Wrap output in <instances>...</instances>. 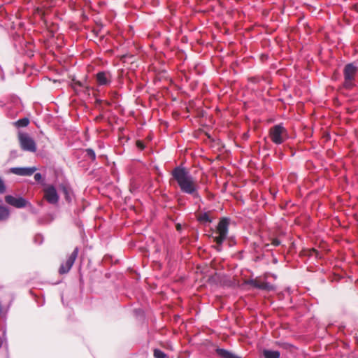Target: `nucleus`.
Wrapping results in <instances>:
<instances>
[{
	"mask_svg": "<svg viewBox=\"0 0 358 358\" xmlns=\"http://www.w3.org/2000/svg\"><path fill=\"white\" fill-rule=\"evenodd\" d=\"M99 86H109L112 83V75L109 71H99L96 74Z\"/></svg>",
	"mask_w": 358,
	"mask_h": 358,
	"instance_id": "obj_8",
	"label": "nucleus"
},
{
	"mask_svg": "<svg viewBox=\"0 0 358 358\" xmlns=\"http://www.w3.org/2000/svg\"><path fill=\"white\" fill-rule=\"evenodd\" d=\"M62 191L64 194V196H65V199L68 201V202H71V191L66 187H62Z\"/></svg>",
	"mask_w": 358,
	"mask_h": 358,
	"instance_id": "obj_21",
	"label": "nucleus"
},
{
	"mask_svg": "<svg viewBox=\"0 0 358 358\" xmlns=\"http://www.w3.org/2000/svg\"><path fill=\"white\" fill-rule=\"evenodd\" d=\"M79 253V248H75L72 253L69 255L64 263H62L59 268V273L61 275L66 274L69 272Z\"/></svg>",
	"mask_w": 358,
	"mask_h": 358,
	"instance_id": "obj_6",
	"label": "nucleus"
},
{
	"mask_svg": "<svg viewBox=\"0 0 358 358\" xmlns=\"http://www.w3.org/2000/svg\"><path fill=\"white\" fill-rule=\"evenodd\" d=\"M9 216V209L5 206L0 205V222L8 220Z\"/></svg>",
	"mask_w": 358,
	"mask_h": 358,
	"instance_id": "obj_16",
	"label": "nucleus"
},
{
	"mask_svg": "<svg viewBox=\"0 0 358 358\" xmlns=\"http://www.w3.org/2000/svg\"><path fill=\"white\" fill-rule=\"evenodd\" d=\"M27 55L28 57H31L34 55L33 52L31 51H29L28 53H27Z\"/></svg>",
	"mask_w": 358,
	"mask_h": 358,
	"instance_id": "obj_33",
	"label": "nucleus"
},
{
	"mask_svg": "<svg viewBox=\"0 0 358 358\" xmlns=\"http://www.w3.org/2000/svg\"><path fill=\"white\" fill-rule=\"evenodd\" d=\"M34 180L37 182H41L43 181L42 175L40 173H36L34 174Z\"/></svg>",
	"mask_w": 358,
	"mask_h": 358,
	"instance_id": "obj_27",
	"label": "nucleus"
},
{
	"mask_svg": "<svg viewBox=\"0 0 358 358\" xmlns=\"http://www.w3.org/2000/svg\"><path fill=\"white\" fill-rule=\"evenodd\" d=\"M14 124L18 129V132H17L18 141H19L20 148L22 149V131L21 130V128L22 127V118H20L17 122H15L14 123Z\"/></svg>",
	"mask_w": 358,
	"mask_h": 358,
	"instance_id": "obj_15",
	"label": "nucleus"
},
{
	"mask_svg": "<svg viewBox=\"0 0 358 358\" xmlns=\"http://www.w3.org/2000/svg\"><path fill=\"white\" fill-rule=\"evenodd\" d=\"M272 243V245H273V246L277 247V246H278V245H280L281 242H280V241L279 239H278V238H273V239L272 240V243Z\"/></svg>",
	"mask_w": 358,
	"mask_h": 358,
	"instance_id": "obj_28",
	"label": "nucleus"
},
{
	"mask_svg": "<svg viewBox=\"0 0 358 358\" xmlns=\"http://www.w3.org/2000/svg\"><path fill=\"white\" fill-rule=\"evenodd\" d=\"M248 284H250V285L255 288H258L263 290L270 291L274 289L273 285H272L271 283L268 282H259L255 280H250L248 282Z\"/></svg>",
	"mask_w": 358,
	"mask_h": 358,
	"instance_id": "obj_12",
	"label": "nucleus"
},
{
	"mask_svg": "<svg viewBox=\"0 0 358 358\" xmlns=\"http://www.w3.org/2000/svg\"><path fill=\"white\" fill-rule=\"evenodd\" d=\"M27 204H29V202L27 201H26L25 199H24V203H23L24 208L26 207Z\"/></svg>",
	"mask_w": 358,
	"mask_h": 358,
	"instance_id": "obj_32",
	"label": "nucleus"
},
{
	"mask_svg": "<svg viewBox=\"0 0 358 358\" xmlns=\"http://www.w3.org/2000/svg\"><path fill=\"white\" fill-rule=\"evenodd\" d=\"M43 197L49 203L52 205L57 204L59 199L57 189L52 185H48L44 188Z\"/></svg>",
	"mask_w": 358,
	"mask_h": 358,
	"instance_id": "obj_7",
	"label": "nucleus"
},
{
	"mask_svg": "<svg viewBox=\"0 0 358 358\" xmlns=\"http://www.w3.org/2000/svg\"><path fill=\"white\" fill-rule=\"evenodd\" d=\"M2 335H0V358H9L8 343L6 336L5 327H1Z\"/></svg>",
	"mask_w": 358,
	"mask_h": 358,
	"instance_id": "obj_9",
	"label": "nucleus"
},
{
	"mask_svg": "<svg viewBox=\"0 0 358 358\" xmlns=\"http://www.w3.org/2000/svg\"><path fill=\"white\" fill-rule=\"evenodd\" d=\"M29 124V120L28 117H24V127H27Z\"/></svg>",
	"mask_w": 358,
	"mask_h": 358,
	"instance_id": "obj_30",
	"label": "nucleus"
},
{
	"mask_svg": "<svg viewBox=\"0 0 358 358\" xmlns=\"http://www.w3.org/2000/svg\"><path fill=\"white\" fill-rule=\"evenodd\" d=\"M137 146L141 148V149H143L144 148V145L143 144L142 142H140V141H138L137 142Z\"/></svg>",
	"mask_w": 358,
	"mask_h": 358,
	"instance_id": "obj_31",
	"label": "nucleus"
},
{
	"mask_svg": "<svg viewBox=\"0 0 358 358\" xmlns=\"http://www.w3.org/2000/svg\"><path fill=\"white\" fill-rule=\"evenodd\" d=\"M10 172L17 176H22V167H13L10 169Z\"/></svg>",
	"mask_w": 358,
	"mask_h": 358,
	"instance_id": "obj_24",
	"label": "nucleus"
},
{
	"mask_svg": "<svg viewBox=\"0 0 358 358\" xmlns=\"http://www.w3.org/2000/svg\"><path fill=\"white\" fill-rule=\"evenodd\" d=\"M24 150L31 152H36L37 150V145L34 139L27 134H24Z\"/></svg>",
	"mask_w": 358,
	"mask_h": 358,
	"instance_id": "obj_10",
	"label": "nucleus"
},
{
	"mask_svg": "<svg viewBox=\"0 0 358 358\" xmlns=\"http://www.w3.org/2000/svg\"><path fill=\"white\" fill-rule=\"evenodd\" d=\"M1 80H4V74L3 73L1 74Z\"/></svg>",
	"mask_w": 358,
	"mask_h": 358,
	"instance_id": "obj_35",
	"label": "nucleus"
},
{
	"mask_svg": "<svg viewBox=\"0 0 358 358\" xmlns=\"http://www.w3.org/2000/svg\"><path fill=\"white\" fill-rule=\"evenodd\" d=\"M20 102V98L15 96H13L10 99V104H13L14 106H15L17 103H19Z\"/></svg>",
	"mask_w": 358,
	"mask_h": 358,
	"instance_id": "obj_26",
	"label": "nucleus"
},
{
	"mask_svg": "<svg viewBox=\"0 0 358 358\" xmlns=\"http://www.w3.org/2000/svg\"><path fill=\"white\" fill-rule=\"evenodd\" d=\"M216 352L222 358H241L232 352L222 348H217Z\"/></svg>",
	"mask_w": 358,
	"mask_h": 358,
	"instance_id": "obj_14",
	"label": "nucleus"
},
{
	"mask_svg": "<svg viewBox=\"0 0 358 358\" xmlns=\"http://www.w3.org/2000/svg\"><path fill=\"white\" fill-rule=\"evenodd\" d=\"M5 201L15 208H22V196H19L18 197H15L12 195H6L5 196Z\"/></svg>",
	"mask_w": 358,
	"mask_h": 358,
	"instance_id": "obj_11",
	"label": "nucleus"
},
{
	"mask_svg": "<svg viewBox=\"0 0 358 358\" xmlns=\"http://www.w3.org/2000/svg\"><path fill=\"white\" fill-rule=\"evenodd\" d=\"M6 191V187L3 179L0 177V194H3Z\"/></svg>",
	"mask_w": 358,
	"mask_h": 358,
	"instance_id": "obj_25",
	"label": "nucleus"
},
{
	"mask_svg": "<svg viewBox=\"0 0 358 358\" xmlns=\"http://www.w3.org/2000/svg\"><path fill=\"white\" fill-rule=\"evenodd\" d=\"M17 157V152L15 150H13L10 152V159H13Z\"/></svg>",
	"mask_w": 358,
	"mask_h": 358,
	"instance_id": "obj_29",
	"label": "nucleus"
},
{
	"mask_svg": "<svg viewBox=\"0 0 358 358\" xmlns=\"http://www.w3.org/2000/svg\"><path fill=\"white\" fill-rule=\"evenodd\" d=\"M86 156L90 159L92 162H94L96 160V154L93 149L92 148H87L85 150Z\"/></svg>",
	"mask_w": 358,
	"mask_h": 358,
	"instance_id": "obj_19",
	"label": "nucleus"
},
{
	"mask_svg": "<svg viewBox=\"0 0 358 358\" xmlns=\"http://www.w3.org/2000/svg\"><path fill=\"white\" fill-rule=\"evenodd\" d=\"M1 202H2V200L0 199V203H1Z\"/></svg>",
	"mask_w": 358,
	"mask_h": 358,
	"instance_id": "obj_37",
	"label": "nucleus"
},
{
	"mask_svg": "<svg viewBox=\"0 0 358 358\" xmlns=\"http://www.w3.org/2000/svg\"><path fill=\"white\" fill-rule=\"evenodd\" d=\"M198 220L201 223H211L213 220L210 217L208 213H203L198 217Z\"/></svg>",
	"mask_w": 358,
	"mask_h": 358,
	"instance_id": "obj_18",
	"label": "nucleus"
},
{
	"mask_svg": "<svg viewBox=\"0 0 358 358\" xmlns=\"http://www.w3.org/2000/svg\"><path fill=\"white\" fill-rule=\"evenodd\" d=\"M71 86L76 92H83L85 93H88L90 90V87L86 85V80L84 82L73 80Z\"/></svg>",
	"mask_w": 358,
	"mask_h": 358,
	"instance_id": "obj_13",
	"label": "nucleus"
},
{
	"mask_svg": "<svg viewBox=\"0 0 358 358\" xmlns=\"http://www.w3.org/2000/svg\"><path fill=\"white\" fill-rule=\"evenodd\" d=\"M22 27V21L21 19L16 17V21H13L10 26L11 29L10 35L13 41V47L17 52H20L22 49L21 40Z\"/></svg>",
	"mask_w": 358,
	"mask_h": 358,
	"instance_id": "obj_3",
	"label": "nucleus"
},
{
	"mask_svg": "<svg viewBox=\"0 0 358 358\" xmlns=\"http://www.w3.org/2000/svg\"><path fill=\"white\" fill-rule=\"evenodd\" d=\"M269 136L273 143L280 145L287 138V131L282 124H275L269 129Z\"/></svg>",
	"mask_w": 358,
	"mask_h": 358,
	"instance_id": "obj_4",
	"label": "nucleus"
},
{
	"mask_svg": "<svg viewBox=\"0 0 358 358\" xmlns=\"http://www.w3.org/2000/svg\"><path fill=\"white\" fill-rule=\"evenodd\" d=\"M263 355L264 358H280V353L278 350H264Z\"/></svg>",
	"mask_w": 358,
	"mask_h": 358,
	"instance_id": "obj_17",
	"label": "nucleus"
},
{
	"mask_svg": "<svg viewBox=\"0 0 358 358\" xmlns=\"http://www.w3.org/2000/svg\"><path fill=\"white\" fill-rule=\"evenodd\" d=\"M171 175L182 193L200 199L197 181L185 167L182 166L175 167L171 171Z\"/></svg>",
	"mask_w": 358,
	"mask_h": 358,
	"instance_id": "obj_1",
	"label": "nucleus"
},
{
	"mask_svg": "<svg viewBox=\"0 0 358 358\" xmlns=\"http://www.w3.org/2000/svg\"><path fill=\"white\" fill-rule=\"evenodd\" d=\"M230 220L228 217H222L216 228L215 234L216 236H213L214 241L217 244V250H221V246L224 241L226 240L228 231H229V226Z\"/></svg>",
	"mask_w": 358,
	"mask_h": 358,
	"instance_id": "obj_2",
	"label": "nucleus"
},
{
	"mask_svg": "<svg viewBox=\"0 0 358 358\" xmlns=\"http://www.w3.org/2000/svg\"><path fill=\"white\" fill-rule=\"evenodd\" d=\"M17 73H20V69L19 68H17Z\"/></svg>",
	"mask_w": 358,
	"mask_h": 358,
	"instance_id": "obj_36",
	"label": "nucleus"
},
{
	"mask_svg": "<svg viewBox=\"0 0 358 358\" xmlns=\"http://www.w3.org/2000/svg\"><path fill=\"white\" fill-rule=\"evenodd\" d=\"M358 71V67L350 63L345 66L343 69L344 83L343 87L351 89L355 86V79Z\"/></svg>",
	"mask_w": 358,
	"mask_h": 358,
	"instance_id": "obj_5",
	"label": "nucleus"
},
{
	"mask_svg": "<svg viewBox=\"0 0 358 358\" xmlns=\"http://www.w3.org/2000/svg\"><path fill=\"white\" fill-rule=\"evenodd\" d=\"M154 356L155 358H165L166 355L159 349H155L154 350Z\"/></svg>",
	"mask_w": 358,
	"mask_h": 358,
	"instance_id": "obj_23",
	"label": "nucleus"
},
{
	"mask_svg": "<svg viewBox=\"0 0 358 358\" xmlns=\"http://www.w3.org/2000/svg\"><path fill=\"white\" fill-rule=\"evenodd\" d=\"M3 105H4L3 101L0 100V106H2Z\"/></svg>",
	"mask_w": 358,
	"mask_h": 358,
	"instance_id": "obj_34",
	"label": "nucleus"
},
{
	"mask_svg": "<svg viewBox=\"0 0 358 358\" xmlns=\"http://www.w3.org/2000/svg\"><path fill=\"white\" fill-rule=\"evenodd\" d=\"M37 170V168L35 166L33 167H24V176H30L34 173V172Z\"/></svg>",
	"mask_w": 358,
	"mask_h": 358,
	"instance_id": "obj_20",
	"label": "nucleus"
},
{
	"mask_svg": "<svg viewBox=\"0 0 358 358\" xmlns=\"http://www.w3.org/2000/svg\"><path fill=\"white\" fill-rule=\"evenodd\" d=\"M17 111L18 110L17 109H15V108L13 109L11 108V106H8L7 115L10 118H15L17 115Z\"/></svg>",
	"mask_w": 358,
	"mask_h": 358,
	"instance_id": "obj_22",
	"label": "nucleus"
}]
</instances>
